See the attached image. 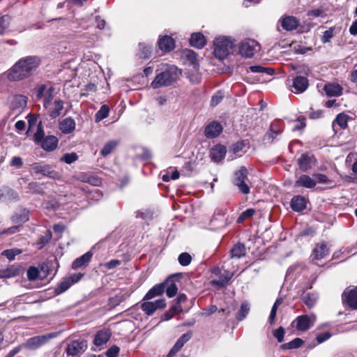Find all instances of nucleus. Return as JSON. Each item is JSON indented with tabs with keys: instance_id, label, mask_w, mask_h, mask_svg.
Masks as SVG:
<instances>
[{
	"instance_id": "f257e3e1",
	"label": "nucleus",
	"mask_w": 357,
	"mask_h": 357,
	"mask_svg": "<svg viewBox=\"0 0 357 357\" xmlns=\"http://www.w3.org/2000/svg\"><path fill=\"white\" fill-rule=\"evenodd\" d=\"M40 63L38 56H29L20 59L8 71V77L18 81L31 75Z\"/></svg>"
},
{
	"instance_id": "f03ea898",
	"label": "nucleus",
	"mask_w": 357,
	"mask_h": 357,
	"mask_svg": "<svg viewBox=\"0 0 357 357\" xmlns=\"http://www.w3.org/2000/svg\"><path fill=\"white\" fill-rule=\"evenodd\" d=\"M165 66L164 70L158 74L151 83V86L155 89L172 84L181 75V70L176 66Z\"/></svg>"
},
{
	"instance_id": "7ed1b4c3",
	"label": "nucleus",
	"mask_w": 357,
	"mask_h": 357,
	"mask_svg": "<svg viewBox=\"0 0 357 357\" xmlns=\"http://www.w3.org/2000/svg\"><path fill=\"white\" fill-rule=\"evenodd\" d=\"M232 40L225 36L215 38L214 41V55L219 59H225L234 47Z\"/></svg>"
},
{
	"instance_id": "20e7f679",
	"label": "nucleus",
	"mask_w": 357,
	"mask_h": 357,
	"mask_svg": "<svg viewBox=\"0 0 357 357\" xmlns=\"http://www.w3.org/2000/svg\"><path fill=\"white\" fill-rule=\"evenodd\" d=\"M56 336L57 333H56L35 336L27 340L24 343V347L30 350H35Z\"/></svg>"
},
{
	"instance_id": "39448f33",
	"label": "nucleus",
	"mask_w": 357,
	"mask_h": 357,
	"mask_svg": "<svg viewBox=\"0 0 357 357\" xmlns=\"http://www.w3.org/2000/svg\"><path fill=\"white\" fill-rule=\"evenodd\" d=\"M87 349V342L84 340H76L68 344L66 352L68 356L79 357Z\"/></svg>"
},
{
	"instance_id": "423d86ee",
	"label": "nucleus",
	"mask_w": 357,
	"mask_h": 357,
	"mask_svg": "<svg viewBox=\"0 0 357 357\" xmlns=\"http://www.w3.org/2000/svg\"><path fill=\"white\" fill-rule=\"evenodd\" d=\"M248 171L245 167H241L234 174V183L238 188L240 192L247 195L250 192V188L245 183L247 179Z\"/></svg>"
},
{
	"instance_id": "0eeeda50",
	"label": "nucleus",
	"mask_w": 357,
	"mask_h": 357,
	"mask_svg": "<svg viewBox=\"0 0 357 357\" xmlns=\"http://www.w3.org/2000/svg\"><path fill=\"white\" fill-rule=\"evenodd\" d=\"M259 44L255 40H245L239 45L240 54L247 58H251L259 50Z\"/></svg>"
},
{
	"instance_id": "6e6552de",
	"label": "nucleus",
	"mask_w": 357,
	"mask_h": 357,
	"mask_svg": "<svg viewBox=\"0 0 357 357\" xmlns=\"http://www.w3.org/2000/svg\"><path fill=\"white\" fill-rule=\"evenodd\" d=\"M317 320L316 315L314 314L308 315H301L296 318V328L299 331H305L310 329Z\"/></svg>"
},
{
	"instance_id": "1a4fd4ad",
	"label": "nucleus",
	"mask_w": 357,
	"mask_h": 357,
	"mask_svg": "<svg viewBox=\"0 0 357 357\" xmlns=\"http://www.w3.org/2000/svg\"><path fill=\"white\" fill-rule=\"evenodd\" d=\"M31 169L35 174H40L51 178H59V174L48 165L35 163L31 166Z\"/></svg>"
},
{
	"instance_id": "9d476101",
	"label": "nucleus",
	"mask_w": 357,
	"mask_h": 357,
	"mask_svg": "<svg viewBox=\"0 0 357 357\" xmlns=\"http://www.w3.org/2000/svg\"><path fill=\"white\" fill-rule=\"evenodd\" d=\"M165 307V298H160L153 302L145 301L141 305V309L149 316L152 315L157 310L164 309Z\"/></svg>"
},
{
	"instance_id": "9b49d317",
	"label": "nucleus",
	"mask_w": 357,
	"mask_h": 357,
	"mask_svg": "<svg viewBox=\"0 0 357 357\" xmlns=\"http://www.w3.org/2000/svg\"><path fill=\"white\" fill-rule=\"evenodd\" d=\"M330 253V250L326 244L321 243H318L313 249L311 257L312 261H319L326 257Z\"/></svg>"
},
{
	"instance_id": "f8f14e48",
	"label": "nucleus",
	"mask_w": 357,
	"mask_h": 357,
	"mask_svg": "<svg viewBox=\"0 0 357 357\" xmlns=\"http://www.w3.org/2000/svg\"><path fill=\"white\" fill-rule=\"evenodd\" d=\"M176 275H172L168 277L163 282L164 291L166 290L167 296L169 298L174 297L178 291V288L175 282Z\"/></svg>"
},
{
	"instance_id": "ddd939ff",
	"label": "nucleus",
	"mask_w": 357,
	"mask_h": 357,
	"mask_svg": "<svg viewBox=\"0 0 357 357\" xmlns=\"http://www.w3.org/2000/svg\"><path fill=\"white\" fill-rule=\"evenodd\" d=\"M111 335L112 333L109 329H101L98 331L95 335L93 342L97 347L102 346L105 344L109 341Z\"/></svg>"
},
{
	"instance_id": "4468645a",
	"label": "nucleus",
	"mask_w": 357,
	"mask_h": 357,
	"mask_svg": "<svg viewBox=\"0 0 357 357\" xmlns=\"http://www.w3.org/2000/svg\"><path fill=\"white\" fill-rule=\"evenodd\" d=\"M315 163V159L313 155L308 153H303L298 159V165L301 170L307 172L312 168Z\"/></svg>"
},
{
	"instance_id": "2eb2a0df",
	"label": "nucleus",
	"mask_w": 357,
	"mask_h": 357,
	"mask_svg": "<svg viewBox=\"0 0 357 357\" xmlns=\"http://www.w3.org/2000/svg\"><path fill=\"white\" fill-rule=\"evenodd\" d=\"M308 86V80L303 76H298L293 80L291 91L295 93H300L305 91Z\"/></svg>"
},
{
	"instance_id": "dca6fc26",
	"label": "nucleus",
	"mask_w": 357,
	"mask_h": 357,
	"mask_svg": "<svg viewBox=\"0 0 357 357\" xmlns=\"http://www.w3.org/2000/svg\"><path fill=\"white\" fill-rule=\"evenodd\" d=\"M342 300L353 309H357V287L349 291L345 290L342 294Z\"/></svg>"
},
{
	"instance_id": "f3484780",
	"label": "nucleus",
	"mask_w": 357,
	"mask_h": 357,
	"mask_svg": "<svg viewBox=\"0 0 357 357\" xmlns=\"http://www.w3.org/2000/svg\"><path fill=\"white\" fill-rule=\"evenodd\" d=\"M317 184V181L314 178L310 177L307 174H302L295 181V187H303L305 188H312Z\"/></svg>"
},
{
	"instance_id": "a211bd4d",
	"label": "nucleus",
	"mask_w": 357,
	"mask_h": 357,
	"mask_svg": "<svg viewBox=\"0 0 357 357\" xmlns=\"http://www.w3.org/2000/svg\"><path fill=\"white\" fill-rule=\"evenodd\" d=\"M192 337V333L188 332L183 334L176 342L174 347L171 349L169 354L170 356H174L176 353L188 342Z\"/></svg>"
},
{
	"instance_id": "6ab92c4d",
	"label": "nucleus",
	"mask_w": 357,
	"mask_h": 357,
	"mask_svg": "<svg viewBox=\"0 0 357 357\" xmlns=\"http://www.w3.org/2000/svg\"><path fill=\"white\" fill-rule=\"evenodd\" d=\"M222 126L216 122H211L205 128V135L207 138H215L222 132Z\"/></svg>"
},
{
	"instance_id": "aec40b11",
	"label": "nucleus",
	"mask_w": 357,
	"mask_h": 357,
	"mask_svg": "<svg viewBox=\"0 0 357 357\" xmlns=\"http://www.w3.org/2000/svg\"><path fill=\"white\" fill-rule=\"evenodd\" d=\"M282 27L286 31L296 29L299 25L298 20L294 16H286L280 20Z\"/></svg>"
},
{
	"instance_id": "412c9836",
	"label": "nucleus",
	"mask_w": 357,
	"mask_h": 357,
	"mask_svg": "<svg viewBox=\"0 0 357 357\" xmlns=\"http://www.w3.org/2000/svg\"><path fill=\"white\" fill-rule=\"evenodd\" d=\"M158 44L160 50L165 52H169L172 51L175 46L174 39L168 36H165L160 38L158 40Z\"/></svg>"
},
{
	"instance_id": "4be33fe9",
	"label": "nucleus",
	"mask_w": 357,
	"mask_h": 357,
	"mask_svg": "<svg viewBox=\"0 0 357 357\" xmlns=\"http://www.w3.org/2000/svg\"><path fill=\"white\" fill-rule=\"evenodd\" d=\"M227 153L226 147L221 144L214 146L211 151V156L214 162L221 161Z\"/></svg>"
},
{
	"instance_id": "5701e85b",
	"label": "nucleus",
	"mask_w": 357,
	"mask_h": 357,
	"mask_svg": "<svg viewBox=\"0 0 357 357\" xmlns=\"http://www.w3.org/2000/svg\"><path fill=\"white\" fill-rule=\"evenodd\" d=\"M92 252L89 251L84 255L75 259L72 264V268L73 269H77L81 267H86L92 258Z\"/></svg>"
},
{
	"instance_id": "b1692460",
	"label": "nucleus",
	"mask_w": 357,
	"mask_h": 357,
	"mask_svg": "<svg viewBox=\"0 0 357 357\" xmlns=\"http://www.w3.org/2000/svg\"><path fill=\"white\" fill-rule=\"evenodd\" d=\"M76 123L71 117L66 118L59 123V129L64 134H70L75 129Z\"/></svg>"
},
{
	"instance_id": "393cba45",
	"label": "nucleus",
	"mask_w": 357,
	"mask_h": 357,
	"mask_svg": "<svg viewBox=\"0 0 357 357\" xmlns=\"http://www.w3.org/2000/svg\"><path fill=\"white\" fill-rule=\"evenodd\" d=\"M206 40L202 33L198 32L194 33L191 35V38L190 39V44L191 46L201 49L206 45Z\"/></svg>"
},
{
	"instance_id": "a878e982",
	"label": "nucleus",
	"mask_w": 357,
	"mask_h": 357,
	"mask_svg": "<svg viewBox=\"0 0 357 357\" xmlns=\"http://www.w3.org/2000/svg\"><path fill=\"white\" fill-rule=\"evenodd\" d=\"M40 143L41 147L44 150L47 151H52L56 148L58 144V139L56 137L50 135L44 138Z\"/></svg>"
},
{
	"instance_id": "bb28decb",
	"label": "nucleus",
	"mask_w": 357,
	"mask_h": 357,
	"mask_svg": "<svg viewBox=\"0 0 357 357\" xmlns=\"http://www.w3.org/2000/svg\"><path fill=\"white\" fill-rule=\"evenodd\" d=\"M306 199L304 197L298 195L291 199V207L294 211H301L306 207Z\"/></svg>"
},
{
	"instance_id": "cd10ccee",
	"label": "nucleus",
	"mask_w": 357,
	"mask_h": 357,
	"mask_svg": "<svg viewBox=\"0 0 357 357\" xmlns=\"http://www.w3.org/2000/svg\"><path fill=\"white\" fill-rule=\"evenodd\" d=\"M164 292V284H162V282L155 284L146 293L144 300L149 301L156 296H161Z\"/></svg>"
},
{
	"instance_id": "c85d7f7f",
	"label": "nucleus",
	"mask_w": 357,
	"mask_h": 357,
	"mask_svg": "<svg viewBox=\"0 0 357 357\" xmlns=\"http://www.w3.org/2000/svg\"><path fill=\"white\" fill-rule=\"evenodd\" d=\"M342 90L341 86L335 83L327 84L324 86V91L329 97L340 96L342 93Z\"/></svg>"
},
{
	"instance_id": "c756f323",
	"label": "nucleus",
	"mask_w": 357,
	"mask_h": 357,
	"mask_svg": "<svg viewBox=\"0 0 357 357\" xmlns=\"http://www.w3.org/2000/svg\"><path fill=\"white\" fill-rule=\"evenodd\" d=\"M27 98L22 95H16L13 97L11 106L14 109L21 110L26 106Z\"/></svg>"
},
{
	"instance_id": "7c9ffc66",
	"label": "nucleus",
	"mask_w": 357,
	"mask_h": 357,
	"mask_svg": "<svg viewBox=\"0 0 357 357\" xmlns=\"http://www.w3.org/2000/svg\"><path fill=\"white\" fill-rule=\"evenodd\" d=\"M246 254V248L242 243H237L234 245L230 251L231 258L239 259L244 257Z\"/></svg>"
},
{
	"instance_id": "2f4dec72",
	"label": "nucleus",
	"mask_w": 357,
	"mask_h": 357,
	"mask_svg": "<svg viewBox=\"0 0 357 357\" xmlns=\"http://www.w3.org/2000/svg\"><path fill=\"white\" fill-rule=\"evenodd\" d=\"M183 308L181 305L178 304H174L171 308L164 313V314L162 317V320L163 321H167L171 319L172 317H174V315L180 314L182 312Z\"/></svg>"
},
{
	"instance_id": "473e14b6",
	"label": "nucleus",
	"mask_w": 357,
	"mask_h": 357,
	"mask_svg": "<svg viewBox=\"0 0 357 357\" xmlns=\"http://www.w3.org/2000/svg\"><path fill=\"white\" fill-rule=\"evenodd\" d=\"M29 220V211L22 209L13 216V222L17 225H22Z\"/></svg>"
},
{
	"instance_id": "72a5a7b5",
	"label": "nucleus",
	"mask_w": 357,
	"mask_h": 357,
	"mask_svg": "<svg viewBox=\"0 0 357 357\" xmlns=\"http://www.w3.org/2000/svg\"><path fill=\"white\" fill-rule=\"evenodd\" d=\"M349 116L343 113L339 114L333 122V130H335L337 126L341 129H345L347 127Z\"/></svg>"
},
{
	"instance_id": "f704fd0d",
	"label": "nucleus",
	"mask_w": 357,
	"mask_h": 357,
	"mask_svg": "<svg viewBox=\"0 0 357 357\" xmlns=\"http://www.w3.org/2000/svg\"><path fill=\"white\" fill-rule=\"evenodd\" d=\"M63 109V102L60 100H56L54 101L53 107L52 108H49L50 116L52 119H55L59 116L61 111Z\"/></svg>"
},
{
	"instance_id": "c9c22d12",
	"label": "nucleus",
	"mask_w": 357,
	"mask_h": 357,
	"mask_svg": "<svg viewBox=\"0 0 357 357\" xmlns=\"http://www.w3.org/2000/svg\"><path fill=\"white\" fill-rule=\"evenodd\" d=\"M183 56L187 59L195 70L198 69V63L195 52L191 50H185L183 52Z\"/></svg>"
},
{
	"instance_id": "e433bc0d",
	"label": "nucleus",
	"mask_w": 357,
	"mask_h": 357,
	"mask_svg": "<svg viewBox=\"0 0 357 357\" xmlns=\"http://www.w3.org/2000/svg\"><path fill=\"white\" fill-rule=\"evenodd\" d=\"M117 145L118 142L115 140H112L107 142L100 151V154L104 157L107 156L114 151Z\"/></svg>"
},
{
	"instance_id": "4c0bfd02",
	"label": "nucleus",
	"mask_w": 357,
	"mask_h": 357,
	"mask_svg": "<svg viewBox=\"0 0 357 357\" xmlns=\"http://www.w3.org/2000/svg\"><path fill=\"white\" fill-rule=\"evenodd\" d=\"M233 277V273L227 272L226 274L222 275L218 280H213L211 281V284L218 285L219 287H225L227 284L228 282Z\"/></svg>"
},
{
	"instance_id": "58836bf2",
	"label": "nucleus",
	"mask_w": 357,
	"mask_h": 357,
	"mask_svg": "<svg viewBox=\"0 0 357 357\" xmlns=\"http://www.w3.org/2000/svg\"><path fill=\"white\" fill-rule=\"evenodd\" d=\"M317 298L316 294H310L309 293L304 294L302 296V301L309 308H312L315 305Z\"/></svg>"
},
{
	"instance_id": "ea45409f",
	"label": "nucleus",
	"mask_w": 357,
	"mask_h": 357,
	"mask_svg": "<svg viewBox=\"0 0 357 357\" xmlns=\"http://www.w3.org/2000/svg\"><path fill=\"white\" fill-rule=\"evenodd\" d=\"M245 147V144L243 142H236L230 149L229 151L231 152L235 157H240L244 153L243 149Z\"/></svg>"
},
{
	"instance_id": "a19ab883",
	"label": "nucleus",
	"mask_w": 357,
	"mask_h": 357,
	"mask_svg": "<svg viewBox=\"0 0 357 357\" xmlns=\"http://www.w3.org/2000/svg\"><path fill=\"white\" fill-rule=\"evenodd\" d=\"M109 108L107 105H102L96 114V121L99 122L109 116Z\"/></svg>"
},
{
	"instance_id": "79ce46f5",
	"label": "nucleus",
	"mask_w": 357,
	"mask_h": 357,
	"mask_svg": "<svg viewBox=\"0 0 357 357\" xmlns=\"http://www.w3.org/2000/svg\"><path fill=\"white\" fill-rule=\"evenodd\" d=\"M250 311V305L247 301L242 303L241 309L236 315V319L239 321L243 320Z\"/></svg>"
},
{
	"instance_id": "37998d69",
	"label": "nucleus",
	"mask_w": 357,
	"mask_h": 357,
	"mask_svg": "<svg viewBox=\"0 0 357 357\" xmlns=\"http://www.w3.org/2000/svg\"><path fill=\"white\" fill-rule=\"evenodd\" d=\"M282 298H278L274 303L269 316L270 324H273L275 321L278 308L282 303Z\"/></svg>"
},
{
	"instance_id": "c03bdc74",
	"label": "nucleus",
	"mask_w": 357,
	"mask_h": 357,
	"mask_svg": "<svg viewBox=\"0 0 357 357\" xmlns=\"http://www.w3.org/2000/svg\"><path fill=\"white\" fill-rule=\"evenodd\" d=\"M72 285V282L68 280V279H65L61 281L57 287L55 288V292L56 294H60L66 291Z\"/></svg>"
},
{
	"instance_id": "a18cd8bd",
	"label": "nucleus",
	"mask_w": 357,
	"mask_h": 357,
	"mask_svg": "<svg viewBox=\"0 0 357 357\" xmlns=\"http://www.w3.org/2000/svg\"><path fill=\"white\" fill-rule=\"evenodd\" d=\"M303 341L301 338H295L292 341H290L288 343L284 344L282 347L283 349H297L301 347L303 344Z\"/></svg>"
},
{
	"instance_id": "49530a36",
	"label": "nucleus",
	"mask_w": 357,
	"mask_h": 357,
	"mask_svg": "<svg viewBox=\"0 0 357 357\" xmlns=\"http://www.w3.org/2000/svg\"><path fill=\"white\" fill-rule=\"evenodd\" d=\"M77 159L78 156L76 153H67L63 155L61 158V161L70 165L77 160Z\"/></svg>"
},
{
	"instance_id": "de8ad7c7",
	"label": "nucleus",
	"mask_w": 357,
	"mask_h": 357,
	"mask_svg": "<svg viewBox=\"0 0 357 357\" xmlns=\"http://www.w3.org/2000/svg\"><path fill=\"white\" fill-rule=\"evenodd\" d=\"M54 91V89L53 86H50L47 91H45V95L43 96L44 98V107L47 109L48 108V106H49V104L50 102H51V100H52L53 98V92Z\"/></svg>"
},
{
	"instance_id": "09e8293b",
	"label": "nucleus",
	"mask_w": 357,
	"mask_h": 357,
	"mask_svg": "<svg viewBox=\"0 0 357 357\" xmlns=\"http://www.w3.org/2000/svg\"><path fill=\"white\" fill-rule=\"evenodd\" d=\"M178 262L181 266H188L192 261L190 255L188 252L181 253L178 258Z\"/></svg>"
},
{
	"instance_id": "8fccbe9b",
	"label": "nucleus",
	"mask_w": 357,
	"mask_h": 357,
	"mask_svg": "<svg viewBox=\"0 0 357 357\" xmlns=\"http://www.w3.org/2000/svg\"><path fill=\"white\" fill-rule=\"evenodd\" d=\"M255 213V209L248 208L240 215V216L237 219V222L239 224L242 223L245 220L252 217Z\"/></svg>"
},
{
	"instance_id": "3c124183",
	"label": "nucleus",
	"mask_w": 357,
	"mask_h": 357,
	"mask_svg": "<svg viewBox=\"0 0 357 357\" xmlns=\"http://www.w3.org/2000/svg\"><path fill=\"white\" fill-rule=\"evenodd\" d=\"M250 71L254 73H267L272 74L273 70L271 68H266L260 66H252L250 67Z\"/></svg>"
},
{
	"instance_id": "603ef678",
	"label": "nucleus",
	"mask_w": 357,
	"mask_h": 357,
	"mask_svg": "<svg viewBox=\"0 0 357 357\" xmlns=\"http://www.w3.org/2000/svg\"><path fill=\"white\" fill-rule=\"evenodd\" d=\"M140 53L139 56L143 59L149 58L151 53V47L149 45L139 44Z\"/></svg>"
},
{
	"instance_id": "864d4df0",
	"label": "nucleus",
	"mask_w": 357,
	"mask_h": 357,
	"mask_svg": "<svg viewBox=\"0 0 357 357\" xmlns=\"http://www.w3.org/2000/svg\"><path fill=\"white\" fill-rule=\"evenodd\" d=\"M21 253L19 249L6 250L2 252V255L6 257L9 260H13L15 257Z\"/></svg>"
},
{
	"instance_id": "5fc2aeb1",
	"label": "nucleus",
	"mask_w": 357,
	"mask_h": 357,
	"mask_svg": "<svg viewBox=\"0 0 357 357\" xmlns=\"http://www.w3.org/2000/svg\"><path fill=\"white\" fill-rule=\"evenodd\" d=\"M20 273V270L18 268L15 266H11L8 268L6 270L3 271V277L5 278H12L17 275Z\"/></svg>"
},
{
	"instance_id": "6e6d98bb",
	"label": "nucleus",
	"mask_w": 357,
	"mask_h": 357,
	"mask_svg": "<svg viewBox=\"0 0 357 357\" xmlns=\"http://www.w3.org/2000/svg\"><path fill=\"white\" fill-rule=\"evenodd\" d=\"M334 34V28L331 27L328 30L325 31L323 33L321 36V42L324 43H329L331 39L333 37Z\"/></svg>"
},
{
	"instance_id": "4d7b16f0",
	"label": "nucleus",
	"mask_w": 357,
	"mask_h": 357,
	"mask_svg": "<svg viewBox=\"0 0 357 357\" xmlns=\"http://www.w3.org/2000/svg\"><path fill=\"white\" fill-rule=\"evenodd\" d=\"M45 132L42 128L41 123L38 125L37 131L34 135V140L36 142H41L43 140Z\"/></svg>"
},
{
	"instance_id": "13d9d810",
	"label": "nucleus",
	"mask_w": 357,
	"mask_h": 357,
	"mask_svg": "<svg viewBox=\"0 0 357 357\" xmlns=\"http://www.w3.org/2000/svg\"><path fill=\"white\" fill-rule=\"evenodd\" d=\"M224 97V94L222 91H219L216 92L211 98V105L213 107L216 106L220 102Z\"/></svg>"
},
{
	"instance_id": "bf43d9fd",
	"label": "nucleus",
	"mask_w": 357,
	"mask_h": 357,
	"mask_svg": "<svg viewBox=\"0 0 357 357\" xmlns=\"http://www.w3.org/2000/svg\"><path fill=\"white\" fill-rule=\"evenodd\" d=\"M120 351L119 347L113 345L105 353L107 357H117Z\"/></svg>"
},
{
	"instance_id": "052dcab7",
	"label": "nucleus",
	"mask_w": 357,
	"mask_h": 357,
	"mask_svg": "<svg viewBox=\"0 0 357 357\" xmlns=\"http://www.w3.org/2000/svg\"><path fill=\"white\" fill-rule=\"evenodd\" d=\"M27 278L30 280H35L39 275L38 269L35 267H31L27 271Z\"/></svg>"
},
{
	"instance_id": "680f3d73",
	"label": "nucleus",
	"mask_w": 357,
	"mask_h": 357,
	"mask_svg": "<svg viewBox=\"0 0 357 357\" xmlns=\"http://www.w3.org/2000/svg\"><path fill=\"white\" fill-rule=\"evenodd\" d=\"M312 176L314 178L317 179L319 183L323 184H331L332 183L331 181H330L325 174H314Z\"/></svg>"
},
{
	"instance_id": "e2e57ef3",
	"label": "nucleus",
	"mask_w": 357,
	"mask_h": 357,
	"mask_svg": "<svg viewBox=\"0 0 357 357\" xmlns=\"http://www.w3.org/2000/svg\"><path fill=\"white\" fill-rule=\"evenodd\" d=\"M274 337L279 342H282L284 339V329L282 327H279L273 333Z\"/></svg>"
},
{
	"instance_id": "0e129e2a",
	"label": "nucleus",
	"mask_w": 357,
	"mask_h": 357,
	"mask_svg": "<svg viewBox=\"0 0 357 357\" xmlns=\"http://www.w3.org/2000/svg\"><path fill=\"white\" fill-rule=\"evenodd\" d=\"M47 89L45 84H42V85L38 86L36 89V94L37 99H40V98H43Z\"/></svg>"
},
{
	"instance_id": "69168bd1",
	"label": "nucleus",
	"mask_w": 357,
	"mask_h": 357,
	"mask_svg": "<svg viewBox=\"0 0 357 357\" xmlns=\"http://www.w3.org/2000/svg\"><path fill=\"white\" fill-rule=\"evenodd\" d=\"M218 310V307L215 305H210L209 307L204 309L202 312V316H210L211 314L215 313Z\"/></svg>"
},
{
	"instance_id": "338daca9",
	"label": "nucleus",
	"mask_w": 357,
	"mask_h": 357,
	"mask_svg": "<svg viewBox=\"0 0 357 357\" xmlns=\"http://www.w3.org/2000/svg\"><path fill=\"white\" fill-rule=\"evenodd\" d=\"M10 165L17 167V168L22 167L23 165L22 159L18 156L13 157L10 162Z\"/></svg>"
},
{
	"instance_id": "774afa93",
	"label": "nucleus",
	"mask_w": 357,
	"mask_h": 357,
	"mask_svg": "<svg viewBox=\"0 0 357 357\" xmlns=\"http://www.w3.org/2000/svg\"><path fill=\"white\" fill-rule=\"evenodd\" d=\"M29 191H31L33 192L36 193H40L41 192V188L40 185L36 182H32L29 184Z\"/></svg>"
}]
</instances>
